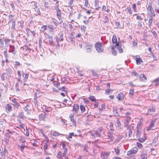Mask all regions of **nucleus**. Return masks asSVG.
I'll use <instances>...</instances> for the list:
<instances>
[{"label": "nucleus", "instance_id": "obj_1", "mask_svg": "<svg viewBox=\"0 0 159 159\" xmlns=\"http://www.w3.org/2000/svg\"><path fill=\"white\" fill-rule=\"evenodd\" d=\"M104 132L102 130V128H99L97 131H95L94 133H92L91 135L94 137H99L104 138Z\"/></svg>", "mask_w": 159, "mask_h": 159}, {"label": "nucleus", "instance_id": "obj_2", "mask_svg": "<svg viewBox=\"0 0 159 159\" xmlns=\"http://www.w3.org/2000/svg\"><path fill=\"white\" fill-rule=\"evenodd\" d=\"M95 47L96 51L98 52H102L103 51V48L102 44L99 42L96 43L95 44Z\"/></svg>", "mask_w": 159, "mask_h": 159}, {"label": "nucleus", "instance_id": "obj_3", "mask_svg": "<svg viewBox=\"0 0 159 159\" xmlns=\"http://www.w3.org/2000/svg\"><path fill=\"white\" fill-rule=\"evenodd\" d=\"M138 150V148L136 147H134L128 151L127 155L129 156H133L137 152Z\"/></svg>", "mask_w": 159, "mask_h": 159}, {"label": "nucleus", "instance_id": "obj_4", "mask_svg": "<svg viewBox=\"0 0 159 159\" xmlns=\"http://www.w3.org/2000/svg\"><path fill=\"white\" fill-rule=\"evenodd\" d=\"M137 133L136 135L137 137L139 139V141L141 142H143L146 139V138L145 137H143V138H140V134H141V130L138 128V127H137V129L136 131Z\"/></svg>", "mask_w": 159, "mask_h": 159}, {"label": "nucleus", "instance_id": "obj_5", "mask_svg": "<svg viewBox=\"0 0 159 159\" xmlns=\"http://www.w3.org/2000/svg\"><path fill=\"white\" fill-rule=\"evenodd\" d=\"M116 132H109L107 133V136L111 141H113Z\"/></svg>", "mask_w": 159, "mask_h": 159}, {"label": "nucleus", "instance_id": "obj_6", "mask_svg": "<svg viewBox=\"0 0 159 159\" xmlns=\"http://www.w3.org/2000/svg\"><path fill=\"white\" fill-rule=\"evenodd\" d=\"M147 9V10L150 11L151 14V16H155V12L152 8V4H149Z\"/></svg>", "mask_w": 159, "mask_h": 159}, {"label": "nucleus", "instance_id": "obj_7", "mask_svg": "<svg viewBox=\"0 0 159 159\" xmlns=\"http://www.w3.org/2000/svg\"><path fill=\"white\" fill-rule=\"evenodd\" d=\"M157 120V119L154 118L152 120L150 124L148 127L147 128V130L149 131L150 129H153L152 128L154 127L155 123Z\"/></svg>", "mask_w": 159, "mask_h": 159}, {"label": "nucleus", "instance_id": "obj_8", "mask_svg": "<svg viewBox=\"0 0 159 159\" xmlns=\"http://www.w3.org/2000/svg\"><path fill=\"white\" fill-rule=\"evenodd\" d=\"M13 102L12 105L16 108L18 109L20 106V104L18 103L15 98H14L12 100Z\"/></svg>", "mask_w": 159, "mask_h": 159}, {"label": "nucleus", "instance_id": "obj_9", "mask_svg": "<svg viewBox=\"0 0 159 159\" xmlns=\"http://www.w3.org/2000/svg\"><path fill=\"white\" fill-rule=\"evenodd\" d=\"M140 158L141 159H147L148 155L147 152L145 151H143L141 154Z\"/></svg>", "mask_w": 159, "mask_h": 159}, {"label": "nucleus", "instance_id": "obj_10", "mask_svg": "<svg viewBox=\"0 0 159 159\" xmlns=\"http://www.w3.org/2000/svg\"><path fill=\"white\" fill-rule=\"evenodd\" d=\"M124 96L125 95L123 93H120L118 94L117 98L119 101H122L124 99Z\"/></svg>", "mask_w": 159, "mask_h": 159}, {"label": "nucleus", "instance_id": "obj_11", "mask_svg": "<svg viewBox=\"0 0 159 159\" xmlns=\"http://www.w3.org/2000/svg\"><path fill=\"white\" fill-rule=\"evenodd\" d=\"M10 50L9 52H11L13 54L15 55L16 54L15 48L14 46L9 45Z\"/></svg>", "mask_w": 159, "mask_h": 159}, {"label": "nucleus", "instance_id": "obj_12", "mask_svg": "<svg viewBox=\"0 0 159 159\" xmlns=\"http://www.w3.org/2000/svg\"><path fill=\"white\" fill-rule=\"evenodd\" d=\"M93 48L92 44L87 45L85 46V48L88 52H92V48Z\"/></svg>", "mask_w": 159, "mask_h": 159}, {"label": "nucleus", "instance_id": "obj_13", "mask_svg": "<svg viewBox=\"0 0 159 159\" xmlns=\"http://www.w3.org/2000/svg\"><path fill=\"white\" fill-rule=\"evenodd\" d=\"M46 113L45 112L43 114H41L39 115V118L40 121H44L46 117Z\"/></svg>", "mask_w": 159, "mask_h": 159}, {"label": "nucleus", "instance_id": "obj_14", "mask_svg": "<svg viewBox=\"0 0 159 159\" xmlns=\"http://www.w3.org/2000/svg\"><path fill=\"white\" fill-rule=\"evenodd\" d=\"M112 41L113 43H116L115 46H119V43L117 42V39L116 36L115 35H113L112 39Z\"/></svg>", "mask_w": 159, "mask_h": 159}, {"label": "nucleus", "instance_id": "obj_15", "mask_svg": "<svg viewBox=\"0 0 159 159\" xmlns=\"http://www.w3.org/2000/svg\"><path fill=\"white\" fill-rule=\"evenodd\" d=\"M74 115L73 114H71L70 116V120L72 123V125L73 126H75L76 125L75 121L74 119Z\"/></svg>", "mask_w": 159, "mask_h": 159}, {"label": "nucleus", "instance_id": "obj_16", "mask_svg": "<svg viewBox=\"0 0 159 159\" xmlns=\"http://www.w3.org/2000/svg\"><path fill=\"white\" fill-rule=\"evenodd\" d=\"M99 152V150L98 148H94L93 151V154H92V156H93V157H95L97 154H98Z\"/></svg>", "mask_w": 159, "mask_h": 159}, {"label": "nucleus", "instance_id": "obj_17", "mask_svg": "<svg viewBox=\"0 0 159 159\" xmlns=\"http://www.w3.org/2000/svg\"><path fill=\"white\" fill-rule=\"evenodd\" d=\"M49 145V141L47 140L46 142L44 143L43 146V149L44 152H46V150L48 149V147Z\"/></svg>", "mask_w": 159, "mask_h": 159}, {"label": "nucleus", "instance_id": "obj_18", "mask_svg": "<svg viewBox=\"0 0 159 159\" xmlns=\"http://www.w3.org/2000/svg\"><path fill=\"white\" fill-rule=\"evenodd\" d=\"M79 109V106L77 104H75L74 105L73 109V111L75 112L76 113H77Z\"/></svg>", "mask_w": 159, "mask_h": 159}, {"label": "nucleus", "instance_id": "obj_19", "mask_svg": "<svg viewBox=\"0 0 159 159\" xmlns=\"http://www.w3.org/2000/svg\"><path fill=\"white\" fill-rule=\"evenodd\" d=\"M6 110L7 111H8L10 112L12 110V107L9 104H7L6 107Z\"/></svg>", "mask_w": 159, "mask_h": 159}, {"label": "nucleus", "instance_id": "obj_20", "mask_svg": "<svg viewBox=\"0 0 159 159\" xmlns=\"http://www.w3.org/2000/svg\"><path fill=\"white\" fill-rule=\"evenodd\" d=\"M155 109L154 107H152L151 109H148V114L151 115L152 113L155 111Z\"/></svg>", "mask_w": 159, "mask_h": 159}, {"label": "nucleus", "instance_id": "obj_21", "mask_svg": "<svg viewBox=\"0 0 159 159\" xmlns=\"http://www.w3.org/2000/svg\"><path fill=\"white\" fill-rule=\"evenodd\" d=\"M94 5L95 9L97 10H99L100 7L99 6L98 0H96L95 1Z\"/></svg>", "mask_w": 159, "mask_h": 159}, {"label": "nucleus", "instance_id": "obj_22", "mask_svg": "<svg viewBox=\"0 0 159 159\" xmlns=\"http://www.w3.org/2000/svg\"><path fill=\"white\" fill-rule=\"evenodd\" d=\"M153 16H149V19L148 25L149 27L150 28V26L151 25L153 21Z\"/></svg>", "mask_w": 159, "mask_h": 159}, {"label": "nucleus", "instance_id": "obj_23", "mask_svg": "<svg viewBox=\"0 0 159 159\" xmlns=\"http://www.w3.org/2000/svg\"><path fill=\"white\" fill-rule=\"evenodd\" d=\"M48 39L49 44L51 45H53V38L52 36H48Z\"/></svg>", "mask_w": 159, "mask_h": 159}, {"label": "nucleus", "instance_id": "obj_24", "mask_svg": "<svg viewBox=\"0 0 159 159\" xmlns=\"http://www.w3.org/2000/svg\"><path fill=\"white\" fill-rule=\"evenodd\" d=\"M113 112L114 114L116 116H120L119 113L117 111V110L115 108H113Z\"/></svg>", "mask_w": 159, "mask_h": 159}, {"label": "nucleus", "instance_id": "obj_25", "mask_svg": "<svg viewBox=\"0 0 159 159\" xmlns=\"http://www.w3.org/2000/svg\"><path fill=\"white\" fill-rule=\"evenodd\" d=\"M29 107V105L28 104H27L26 106L24 107V110L26 112H27V113H29V111H30V110L28 108V107Z\"/></svg>", "mask_w": 159, "mask_h": 159}, {"label": "nucleus", "instance_id": "obj_26", "mask_svg": "<svg viewBox=\"0 0 159 159\" xmlns=\"http://www.w3.org/2000/svg\"><path fill=\"white\" fill-rule=\"evenodd\" d=\"M69 39L71 42H73L74 41L75 39L73 33H70V36L69 37Z\"/></svg>", "mask_w": 159, "mask_h": 159}, {"label": "nucleus", "instance_id": "obj_27", "mask_svg": "<svg viewBox=\"0 0 159 159\" xmlns=\"http://www.w3.org/2000/svg\"><path fill=\"white\" fill-rule=\"evenodd\" d=\"M127 129H129V137H130L131 136L132 134V129L129 126H128L127 127Z\"/></svg>", "mask_w": 159, "mask_h": 159}, {"label": "nucleus", "instance_id": "obj_28", "mask_svg": "<svg viewBox=\"0 0 159 159\" xmlns=\"http://www.w3.org/2000/svg\"><path fill=\"white\" fill-rule=\"evenodd\" d=\"M15 88L16 89V92H19L20 89H19V84L18 82H16L15 85Z\"/></svg>", "mask_w": 159, "mask_h": 159}, {"label": "nucleus", "instance_id": "obj_29", "mask_svg": "<svg viewBox=\"0 0 159 159\" xmlns=\"http://www.w3.org/2000/svg\"><path fill=\"white\" fill-rule=\"evenodd\" d=\"M80 108L82 113H83L85 111V108L84 106L82 105H80Z\"/></svg>", "mask_w": 159, "mask_h": 159}, {"label": "nucleus", "instance_id": "obj_30", "mask_svg": "<svg viewBox=\"0 0 159 159\" xmlns=\"http://www.w3.org/2000/svg\"><path fill=\"white\" fill-rule=\"evenodd\" d=\"M109 128L111 131L110 132H116L114 129L113 125L112 123H111L110 124Z\"/></svg>", "mask_w": 159, "mask_h": 159}, {"label": "nucleus", "instance_id": "obj_31", "mask_svg": "<svg viewBox=\"0 0 159 159\" xmlns=\"http://www.w3.org/2000/svg\"><path fill=\"white\" fill-rule=\"evenodd\" d=\"M116 47H117V49H118L119 53H121L123 52V50L121 47V45L120 46L119 45V46H116Z\"/></svg>", "mask_w": 159, "mask_h": 159}, {"label": "nucleus", "instance_id": "obj_32", "mask_svg": "<svg viewBox=\"0 0 159 159\" xmlns=\"http://www.w3.org/2000/svg\"><path fill=\"white\" fill-rule=\"evenodd\" d=\"M89 99L92 101L95 102L96 101V98L94 96H90Z\"/></svg>", "mask_w": 159, "mask_h": 159}, {"label": "nucleus", "instance_id": "obj_33", "mask_svg": "<svg viewBox=\"0 0 159 159\" xmlns=\"http://www.w3.org/2000/svg\"><path fill=\"white\" fill-rule=\"evenodd\" d=\"M136 62L137 64H140L143 62L142 60L140 58H136Z\"/></svg>", "mask_w": 159, "mask_h": 159}, {"label": "nucleus", "instance_id": "obj_34", "mask_svg": "<svg viewBox=\"0 0 159 159\" xmlns=\"http://www.w3.org/2000/svg\"><path fill=\"white\" fill-rule=\"evenodd\" d=\"M115 151L116 155H119L120 152L119 148L117 147L116 148H115Z\"/></svg>", "mask_w": 159, "mask_h": 159}, {"label": "nucleus", "instance_id": "obj_35", "mask_svg": "<svg viewBox=\"0 0 159 159\" xmlns=\"http://www.w3.org/2000/svg\"><path fill=\"white\" fill-rule=\"evenodd\" d=\"M151 152L152 154L155 155L156 154V151L154 148H151Z\"/></svg>", "mask_w": 159, "mask_h": 159}, {"label": "nucleus", "instance_id": "obj_36", "mask_svg": "<svg viewBox=\"0 0 159 159\" xmlns=\"http://www.w3.org/2000/svg\"><path fill=\"white\" fill-rule=\"evenodd\" d=\"M4 47V43L1 39H0V48H2Z\"/></svg>", "mask_w": 159, "mask_h": 159}, {"label": "nucleus", "instance_id": "obj_37", "mask_svg": "<svg viewBox=\"0 0 159 159\" xmlns=\"http://www.w3.org/2000/svg\"><path fill=\"white\" fill-rule=\"evenodd\" d=\"M111 52H112V54L113 55H114L115 56L116 55L117 53H116V51H115V50H114V47H111Z\"/></svg>", "mask_w": 159, "mask_h": 159}, {"label": "nucleus", "instance_id": "obj_38", "mask_svg": "<svg viewBox=\"0 0 159 159\" xmlns=\"http://www.w3.org/2000/svg\"><path fill=\"white\" fill-rule=\"evenodd\" d=\"M88 148H89V147H88V146L86 144H85L84 146V151L85 152H87L88 151Z\"/></svg>", "mask_w": 159, "mask_h": 159}, {"label": "nucleus", "instance_id": "obj_39", "mask_svg": "<svg viewBox=\"0 0 159 159\" xmlns=\"http://www.w3.org/2000/svg\"><path fill=\"white\" fill-rule=\"evenodd\" d=\"M116 123L117 125V126L120 128H121V125L120 121L118 120H116Z\"/></svg>", "mask_w": 159, "mask_h": 159}, {"label": "nucleus", "instance_id": "obj_40", "mask_svg": "<svg viewBox=\"0 0 159 159\" xmlns=\"http://www.w3.org/2000/svg\"><path fill=\"white\" fill-rule=\"evenodd\" d=\"M14 17V16H13L12 15H10L9 16V23L11 21H12L13 20V17Z\"/></svg>", "mask_w": 159, "mask_h": 159}, {"label": "nucleus", "instance_id": "obj_41", "mask_svg": "<svg viewBox=\"0 0 159 159\" xmlns=\"http://www.w3.org/2000/svg\"><path fill=\"white\" fill-rule=\"evenodd\" d=\"M63 33H61V34H60V36L59 38V39L60 40V41H62L63 40Z\"/></svg>", "mask_w": 159, "mask_h": 159}, {"label": "nucleus", "instance_id": "obj_42", "mask_svg": "<svg viewBox=\"0 0 159 159\" xmlns=\"http://www.w3.org/2000/svg\"><path fill=\"white\" fill-rule=\"evenodd\" d=\"M62 13L61 10L60 9L59 10L57 11V16H61Z\"/></svg>", "mask_w": 159, "mask_h": 159}, {"label": "nucleus", "instance_id": "obj_43", "mask_svg": "<svg viewBox=\"0 0 159 159\" xmlns=\"http://www.w3.org/2000/svg\"><path fill=\"white\" fill-rule=\"evenodd\" d=\"M52 135L55 136H58L61 134H59L56 131H53V132Z\"/></svg>", "mask_w": 159, "mask_h": 159}, {"label": "nucleus", "instance_id": "obj_44", "mask_svg": "<svg viewBox=\"0 0 159 159\" xmlns=\"http://www.w3.org/2000/svg\"><path fill=\"white\" fill-rule=\"evenodd\" d=\"M16 25V22L15 20L12 21V23L11 26L12 29L15 30V27Z\"/></svg>", "mask_w": 159, "mask_h": 159}, {"label": "nucleus", "instance_id": "obj_45", "mask_svg": "<svg viewBox=\"0 0 159 159\" xmlns=\"http://www.w3.org/2000/svg\"><path fill=\"white\" fill-rule=\"evenodd\" d=\"M19 117L21 119H23L24 113L23 112H20L19 113Z\"/></svg>", "mask_w": 159, "mask_h": 159}, {"label": "nucleus", "instance_id": "obj_46", "mask_svg": "<svg viewBox=\"0 0 159 159\" xmlns=\"http://www.w3.org/2000/svg\"><path fill=\"white\" fill-rule=\"evenodd\" d=\"M28 74H26L25 75V76L23 79L24 81L25 82L26 81H27V79H28Z\"/></svg>", "mask_w": 159, "mask_h": 159}, {"label": "nucleus", "instance_id": "obj_47", "mask_svg": "<svg viewBox=\"0 0 159 159\" xmlns=\"http://www.w3.org/2000/svg\"><path fill=\"white\" fill-rule=\"evenodd\" d=\"M45 111L47 112H51L52 110V109H51V108L50 107H46L45 108Z\"/></svg>", "mask_w": 159, "mask_h": 159}, {"label": "nucleus", "instance_id": "obj_48", "mask_svg": "<svg viewBox=\"0 0 159 159\" xmlns=\"http://www.w3.org/2000/svg\"><path fill=\"white\" fill-rule=\"evenodd\" d=\"M133 46L135 48L137 47V43L135 41H133Z\"/></svg>", "mask_w": 159, "mask_h": 159}, {"label": "nucleus", "instance_id": "obj_49", "mask_svg": "<svg viewBox=\"0 0 159 159\" xmlns=\"http://www.w3.org/2000/svg\"><path fill=\"white\" fill-rule=\"evenodd\" d=\"M47 26L46 25H44L41 27V31H43L46 30L47 29Z\"/></svg>", "mask_w": 159, "mask_h": 159}, {"label": "nucleus", "instance_id": "obj_50", "mask_svg": "<svg viewBox=\"0 0 159 159\" xmlns=\"http://www.w3.org/2000/svg\"><path fill=\"white\" fill-rule=\"evenodd\" d=\"M4 41L5 43V44H9L10 43V40L7 39H4Z\"/></svg>", "mask_w": 159, "mask_h": 159}, {"label": "nucleus", "instance_id": "obj_51", "mask_svg": "<svg viewBox=\"0 0 159 159\" xmlns=\"http://www.w3.org/2000/svg\"><path fill=\"white\" fill-rule=\"evenodd\" d=\"M74 0H70L68 3L69 6L70 7H72V5L73 2Z\"/></svg>", "mask_w": 159, "mask_h": 159}, {"label": "nucleus", "instance_id": "obj_52", "mask_svg": "<svg viewBox=\"0 0 159 159\" xmlns=\"http://www.w3.org/2000/svg\"><path fill=\"white\" fill-rule=\"evenodd\" d=\"M105 105L104 104H102L101 105V107L99 109V110L102 111L105 109Z\"/></svg>", "mask_w": 159, "mask_h": 159}, {"label": "nucleus", "instance_id": "obj_53", "mask_svg": "<svg viewBox=\"0 0 159 159\" xmlns=\"http://www.w3.org/2000/svg\"><path fill=\"white\" fill-rule=\"evenodd\" d=\"M131 117L129 116H126L125 119V120L129 122L131 120Z\"/></svg>", "mask_w": 159, "mask_h": 159}, {"label": "nucleus", "instance_id": "obj_54", "mask_svg": "<svg viewBox=\"0 0 159 159\" xmlns=\"http://www.w3.org/2000/svg\"><path fill=\"white\" fill-rule=\"evenodd\" d=\"M134 93V90L133 89H131L129 90V94L133 95Z\"/></svg>", "mask_w": 159, "mask_h": 159}, {"label": "nucleus", "instance_id": "obj_55", "mask_svg": "<svg viewBox=\"0 0 159 159\" xmlns=\"http://www.w3.org/2000/svg\"><path fill=\"white\" fill-rule=\"evenodd\" d=\"M137 145L139 148H141L143 147L142 144L139 142L137 143Z\"/></svg>", "mask_w": 159, "mask_h": 159}, {"label": "nucleus", "instance_id": "obj_56", "mask_svg": "<svg viewBox=\"0 0 159 159\" xmlns=\"http://www.w3.org/2000/svg\"><path fill=\"white\" fill-rule=\"evenodd\" d=\"M52 21L53 22V23L54 24V25L57 26V22L56 20L54 18L52 19Z\"/></svg>", "mask_w": 159, "mask_h": 159}, {"label": "nucleus", "instance_id": "obj_57", "mask_svg": "<svg viewBox=\"0 0 159 159\" xmlns=\"http://www.w3.org/2000/svg\"><path fill=\"white\" fill-rule=\"evenodd\" d=\"M88 0H85L84 6L86 7H87L88 6Z\"/></svg>", "mask_w": 159, "mask_h": 159}, {"label": "nucleus", "instance_id": "obj_58", "mask_svg": "<svg viewBox=\"0 0 159 159\" xmlns=\"http://www.w3.org/2000/svg\"><path fill=\"white\" fill-rule=\"evenodd\" d=\"M44 7L46 8L49 7V4L48 2H45L44 4Z\"/></svg>", "mask_w": 159, "mask_h": 159}, {"label": "nucleus", "instance_id": "obj_59", "mask_svg": "<svg viewBox=\"0 0 159 159\" xmlns=\"http://www.w3.org/2000/svg\"><path fill=\"white\" fill-rule=\"evenodd\" d=\"M5 154L3 152H1V157L2 158L5 159Z\"/></svg>", "mask_w": 159, "mask_h": 159}, {"label": "nucleus", "instance_id": "obj_60", "mask_svg": "<svg viewBox=\"0 0 159 159\" xmlns=\"http://www.w3.org/2000/svg\"><path fill=\"white\" fill-rule=\"evenodd\" d=\"M143 23L142 21H140L138 22V25L139 26L141 27L142 26L143 24Z\"/></svg>", "mask_w": 159, "mask_h": 159}, {"label": "nucleus", "instance_id": "obj_61", "mask_svg": "<svg viewBox=\"0 0 159 159\" xmlns=\"http://www.w3.org/2000/svg\"><path fill=\"white\" fill-rule=\"evenodd\" d=\"M127 12L129 13L130 14H132V11L131 10V9L129 8H128L127 9Z\"/></svg>", "mask_w": 159, "mask_h": 159}, {"label": "nucleus", "instance_id": "obj_62", "mask_svg": "<svg viewBox=\"0 0 159 159\" xmlns=\"http://www.w3.org/2000/svg\"><path fill=\"white\" fill-rule=\"evenodd\" d=\"M10 5L11 7L12 10H14L15 9V6L13 3H11Z\"/></svg>", "mask_w": 159, "mask_h": 159}, {"label": "nucleus", "instance_id": "obj_63", "mask_svg": "<svg viewBox=\"0 0 159 159\" xmlns=\"http://www.w3.org/2000/svg\"><path fill=\"white\" fill-rule=\"evenodd\" d=\"M56 41L57 42V43H59L60 41V40L59 39V38L58 37H56L55 38Z\"/></svg>", "mask_w": 159, "mask_h": 159}, {"label": "nucleus", "instance_id": "obj_64", "mask_svg": "<svg viewBox=\"0 0 159 159\" xmlns=\"http://www.w3.org/2000/svg\"><path fill=\"white\" fill-rule=\"evenodd\" d=\"M86 29V27L84 25H83L82 26L81 28V30L82 31H83V30L84 31V30Z\"/></svg>", "mask_w": 159, "mask_h": 159}]
</instances>
